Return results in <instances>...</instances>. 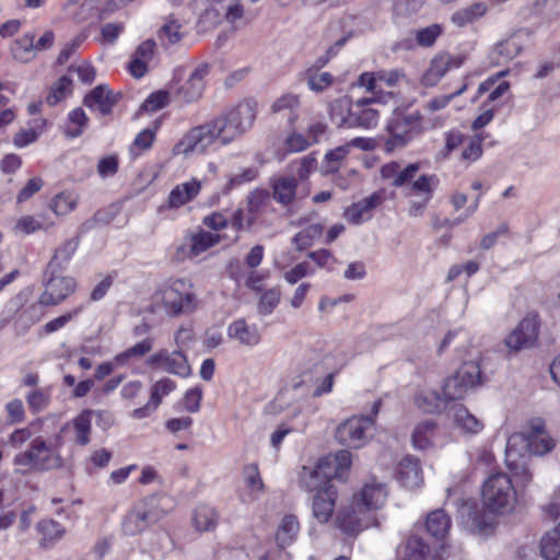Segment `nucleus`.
Segmentation results:
<instances>
[{"label": "nucleus", "instance_id": "obj_1", "mask_svg": "<svg viewBox=\"0 0 560 560\" xmlns=\"http://www.w3.org/2000/svg\"><path fill=\"white\" fill-rule=\"evenodd\" d=\"M385 483L372 479L354 494L349 506L342 508L336 516V525L345 534L355 535L372 524L370 513L381 509L387 499Z\"/></svg>", "mask_w": 560, "mask_h": 560}, {"label": "nucleus", "instance_id": "obj_2", "mask_svg": "<svg viewBox=\"0 0 560 560\" xmlns=\"http://www.w3.org/2000/svg\"><path fill=\"white\" fill-rule=\"evenodd\" d=\"M62 445L61 434H55L48 440L36 436L25 451L14 456L13 464L25 472L58 469L63 465L59 453Z\"/></svg>", "mask_w": 560, "mask_h": 560}, {"label": "nucleus", "instance_id": "obj_3", "mask_svg": "<svg viewBox=\"0 0 560 560\" xmlns=\"http://www.w3.org/2000/svg\"><path fill=\"white\" fill-rule=\"evenodd\" d=\"M230 141L217 116L205 122L191 127L173 147L174 155H189L191 153H206L213 145L226 147Z\"/></svg>", "mask_w": 560, "mask_h": 560}, {"label": "nucleus", "instance_id": "obj_4", "mask_svg": "<svg viewBox=\"0 0 560 560\" xmlns=\"http://www.w3.org/2000/svg\"><path fill=\"white\" fill-rule=\"evenodd\" d=\"M257 102L254 100H244L224 108L217 115L230 144L253 127L257 116Z\"/></svg>", "mask_w": 560, "mask_h": 560}, {"label": "nucleus", "instance_id": "obj_5", "mask_svg": "<svg viewBox=\"0 0 560 560\" xmlns=\"http://www.w3.org/2000/svg\"><path fill=\"white\" fill-rule=\"evenodd\" d=\"M483 504L492 512L506 513L513 509L516 492L511 478L503 472L492 474L482 486Z\"/></svg>", "mask_w": 560, "mask_h": 560}, {"label": "nucleus", "instance_id": "obj_6", "mask_svg": "<svg viewBox=\"0 0 560 560\" xmlns=\"http://www.w3.org/2000/svg\"><path fill=\"white\" fill-rule=\"evenodd\" d=\"M422 115L419 110L409 114H395L388 121L389 138L385 141V150L393 152L404 148L422 132Z\"/></svg>", "mask_w": 560, "mask_h": 560}, {"label": "nucleus", "instance_id": "obj_7", "mask_svg": "<svg viewBox=\"0 0 560 560\" xmlns=\"http://www.w3.org/2000/svg\"><path fill=\"white\" fill-rule=\"evenodd\" d=\"M156 299L171 316L191 313L197 306L190 283L183 279H177L161 289Z\"/></svg>", "mask_w": 560, "mask_h": 560}, {"label": "nucleus", "instance_id": "obj_8", "mask_svg": "<svg viewBox=\"0 0 560 560\" xmlns=\"http://www.w3.org/2000/svg\"><path fill=\"white\" fill-rule=\"evenodd\" d=\"M164 517L154 498L137 502L124 516L121 529L127 536H136Z\"/></svg>", "mask_w": 560, "mask_h": 560}, {"label": "nucleus", "instance_id": "obj_9", "mask_svg": "<svg viewBox=\"0 0 560 560\" xmlns=\"http://www.w3.org/2000/svg\"><path fill=\"white\" fill-rule=\"evenodd\" d=\"M481 383V369L476 361L463 363L456 373L447 377L442 386L443 395L450 402L463 399L469 389Z\"/></svg>", "mask_w": 560, "mask_h": 560}, {"label": "nucleus", "instance_id": "obj_10", "mask_svg": "<svg viewBox=\"0 0 560 560\" xmlns=\"http://www.w3.org/2000/svg\"><path fill=\"white\" fill-rule=\"evenodd\" d=\"M373 427L374 419L371 416L352 417L337 428L336 438L342 445L359 448L366 443Z\"/></svg>", "mask_w": 560, "mask_h": 560}, {"label": "nucleus", "instance_id": "obj_11", "mask_svg": "<svg viewBox=\"0 0 560 560\" xmlns=\"http://www.w3.org/2000/svg\"><path fill=\"white\" fill-rule=\"evenodd\" d=\"M466 57L464 55H451L441 52L433 57L429 68L421 77V84L427 88L438 85L441 79L451 70L463 66Z\"/></svg>", "mask_w": 560, "mask_h": 560}, {"label": "nucleus", "instance_id": "obj_12", "mask_svg": "<svg viewBox=\"0 0 560 560\" xmlns=\"http://www.w3.org/2000/svg\"><path fill=\"white\" fill-rule=\"evenodd\" d=\"M77 288V281L72 277L55 276L45 284V291L39 295L38 303L43 306H55L63 302Z\"/></svg>", "mask_w": 560, "mask_h": 560}, {"label": "nucleus", "instance_id": "obj_13", "mask_svg": "<svg viewBox=\"0 0 560 560\" xmlns=\"http://www.w3.org/2000/svg\"><path fill=\"white\" fill-rule=\"evenodd\" d=\"M221 242V235L215 232H209L198 229L185 235L182 245L178 247V254L183 258H194Z\"/></svg>", "mask_w": 560, "mask_h": 560}, {"label": "nucleus", "instance_id": "obj_14", "mask_svg": "<svg viewBox=\"0 0 560 560\" xmlns=\"http://www.w3.org/2000/svg\"><path fill=\"white\" fill-rule=\"evenodd\" d=\"M147 364L160 366L165 372L180 377H187L191 373L187 357L180 349L173 352H170L166 349H161L148 358Z\"/></svg>", "mask_w": 560, "mask_h": 560}, {"label": "nucleus", "instance_id": "obj_15", "mask_svg": "<svg viewBox=\"0 0 560 560\" xmlns=\"http://www.w3.org/2000/svg\"><path fill=\"white\" fill-rule=\"evenodd\" d=\"M539 322L536 314H528L506 337L505 345L512 350H521L534 346L538 337Z\"/></svg>", "mask_w": 560, "mask_h": 560}, {"label": "nucleus", "instance_id": "obj_16", "mask_svg": "<svg viewBox=\"0 0 560 560\" xmlns=\"http://www.w3.org/2000/svg\"><path fill=\"white\" fill-rule=\"evenodd\" d=\"M210 69V63H199L188 79L177 89V101L183 104H190L200 100L205 90V79Z\"/></svg>", "mask_w": 560, "mask_h": 560}, {"label": "nucleus", "instance_id": "obj_17", "mask_svg": "<svg viewBox=\"0 0 560 560\" xmlns=\"http://www.w3.org/2000/svg\"><path fill=\"white\" fill-rule=\"evenodd\" d=\"M94 411L85 409L72 420L66 422L56 434H61L65 442V434L71 433L72 441L80 446H85L91 442L92 416Z\"/></svg>", "mask_w": 560, "mask_h": 560}, {"label": "nucleus", "instance_id": "obj_18", "mask_svg": "<svg viewBox=\"0 0 560 560\" xmlns=\"http://www.w3.org/2000/svg\"><path fill=\"white\" fill-rule=\"evenodd\" d=\"M528 451L535 455H545L553 450L556 441L545 430V421L540 418L528 422L525 432Z\"/></svg>", "mask_w": 560, "mask_h": 560}, {"label": "nucleus", "instance_id": "obj_19", "mask_svg": "<svg viewBox=\"0 0 560 560\" xmlns=\"http://www.w3.org/2000/svg\"><path fill=\"white\" fill-rule=\"evenodd\" d=\"M351 466V453L347 450L327 455L318 460L316 467L330 483L331 479L345 480Z\"/></svg>", "mask_w": 560, "mask_h": 560}, {"label": "nucleus", "instance_id": "obj_20", "mask_svg": "<svg viewBox=\"0 0 560 560\" xmlns=\"http://www.w3.org/2000/svg\"><path fill=\"white\" fill-rule=\"evenodd\" d=\"M175 388L176 383L170 377H162L161 380L156 381L150 387L149 401L143 407L133 409L131 417L133 419H143L149 417L159 408L163 398L175 390Z\"/></svg>", "mask_w": 560, "mask_h": 560}, {"label": "nucleus", "instance_id": "obj_21", "mask_svg": "<svg viewBox=\"0 0 560 560\" xmlns=\"http://www.w3.org/2000/svg\"><path fill=\"white\" fill-rule=\"evenodd\" d=\"M383 201V194L381 191H375L371 196L348 207L345 210L343 217L349 223L359 225L369 221L373 215L374 209L381 206Z\"/></svg>", "mask_w": 560, "mask_h": 560}, {"label": "nucleus", "instance_id": "obj_22", "mask_svg": "<svg viewBox=\"0 0 560 560\" xmlns=\"http://www.w3.org/2000/svg\"><path fill=\"white\" fill-rule=\"evenodd\" d=\"M372 98H360L353 103V110L348 120V128L371 129L377 126L380 113L371 107Z\"/></svg>", "mask_w": 560, "mask_h": 560}, {"label": "nucleus", "instance_id": "obj_23", "mask_svg": "<svg viewBox=\"0 0 560 560\" xmlns=\"http://www.w3.org/2000/svg\"><path fill=\"white\" fill-rule=\"evenodd\" d=\"M337 499V490L334 486L325 487L315 493L312 502L314 517L319 523H327L331 517Z\"/></svg>", "mask_w": 560, "mask_h": 560}, {"label": "nucleus", "instance_id": "obj_24", "mask_svg": "<svg viewBox=\"0 0 560 560\" xmlns=\"http://www.w3.org/2000/svg\"><path fill=\"white\" fill-rule=\"evenodd\" d=\"M448 418L465 434H478L483 429V423L462 404L452 405L448 409Z\"/></svg>", "mask_w": 560, "mask_h": 560}, {"label": "nucleus", "instance_id": "obj_25", "mask_svg": "<svg viewBox=\"0 0 560 560\" xmlns=\"http://www.w3.org/2000/svg\"><path fill=\"white\" fill-rule=\"evenodd\" d=\"M396 478L407 489L419 488L423 482L419 460L411 456L404 457L398 464Z\"/></svg>", "mask_w": 560, "mask_h": 560}, {"label": "nucleus", "instance_id": "obj_26", "mask_svg": "<svg viewBox=\"0 0 560 560\" xmlns=\"http://www.w3.org/2000/svg\"><path fill=\"white\" fill-rule=\"evenodd\" d=\"M228 336L246 347L257 346L261 339L258 327L255 324H248L244 318H238L229 325Z\"/></svg>", "mask_w": 560, "mask_h": 560}, {"label": "nucleus", "instance_id": "obj_27", "mask_svg": "<svg viewBox=\"0 0 560 560\" xmlns=\"http://www.w3.org/2000/svg\"><path fill=\"white\" fill-rule=\"evenodd\" d=\"M413 402L417 408L425 413L440 415L448 411V401L442 393L436 390H422L415 395Z\"/></svg>", "mask_w": 560, "mask_h": 560}, {"label": "nucleus", "instance_id": "obj_28", "mask_svg": "<svg viewBox=\"0 0 560 560\" xmlns=\"http://www.w3.org/2000/svg\"><path fill=\"white\" fill-rule=\"evenodd\" d=\"M201 189V182L191 179L190 182L175 186L167 198V208L177 209L194 200Z\"/></svg>", "mask_w": 560, "mask_h": 560}, {"label": "nucleus", "instance_id": "obj_29", "mask_svg": "<svg viewBox=\"0 0 560 560\" xmlns=\"http://www.w3.org/2000/svg\"><path fill=\"white\" fill-rule=\"evenodd\" d=\"M116 102L115 95L106 85L96 86L84 97V105L102 115L109 114Z\"/></svg>", "mask_w": 560, "mask_h": 560}, {"label": "nucleus", "instance_id": "obj_30", "mask_svg": "<svg viewBox=\"0 0 560 560\" xmlns=\"http://www.w3.org/2000/svg\"><path fill=\"white\" fill-rule=\"evenodd\" d=\"M273 199L282 205H291L296 195L298 179L292 175H283L272 179L271 183Z\"/></svg>", "mask_w": 560, "mask_h": 560}, {"label": "nucleus", "instance_id": "obj_31", "mask_svg": "<svg viewBox=\"0 0 560 560\" xmlns=\"http://www.w3.org/2000/svg\"><path fill=\"white\" fill-rule=\"evenodd\" d=\"M429 552V546L417 535L408 536L397 548L400 560H424Z\"/></svg>", "mask_w": 560, "mask_h": 560}, {"label": "nucleus", "instance_id": "obj_32", "mask_svg": "<svg viewBox=\"0 0 560 560\" xmlns=\"http://www.w3.org/2000/svg\"><path fill=\"white\" fill-rule=\"evenodd\" d=\"M299 482L303 489L315 493L322 491L325 487L331 486L316 465L312 467L303 466L299 475Z\"/></svg>", "mask_w": 560, "mask_h": 560}, {"label": "nucleus", "instance_id": "obj_33", "mask_svg": "<svg viewBox=\"0 0 560 560\" xmlns=\"http://www.w3.org/2000/svg\"><path fill=\"white\" fill-rule=\"evenodd\" d=\"M438 184L439 179L435 175H421L407 186L406 195L421 197L423 205H425L432 198L433 190Z\"/></svg>", "mask_w": 560, "mask_h": 560}, {"label": "nucleus", "instance_id": "obj_34", "mask_svg": "<svg viewBox=\"0 0 560 560\" xmlns=\"http://www.w3.org/2000/svg\"><path fill=\"white\" fill-rule=\"evenodd\" d=\"M300 530V524L296 516L292 514L284 515L279 525L276 533V541L280 548H284L285 546L292 544Z\"/></svg>", "mask_w": 560, "mask_h": 560}, {"label": "nucleus", "instance_id": "obj_35", "mask_svg": "<svg viewBox=\"0 0 560 560\" xmlns=\"http://www.w3.org/2000/svg\"><path fill=\"white\" fill-rule=\"evenodd\" d=\"M487 5L483 2H476L466 8H462L455 11L451 18V21L457 27L468 26L487 13Z\"/></svg>", "mask_w": 560, "mask_h": 560}, {"label": "nucleus", "instance_id": "obj_36", "mask_svg": "<svg viewBox=\"0 0 560 560\" xmlns=\"http://www.w3.org/2000/svg\"><path fill=\"white\" fill-rule=\"evenodd\" d=\"M11 49L15 60L24 63L30 62L37 55L35 35L33 33L23 34L14 40Z\"/></svg>", "mask_w": 560, "mask_h": 560}, {"label": "nucleus", "instance_id": "obj_37", "mask_svg": "<svg viewBox=\"0 0 560 560\" xmlns=\"http://www.w3.org/2000/svg\"><path fill=\"white\" fill-rule=\"evenodd\" d=\"M270 206V194L266 189H255L247 197L248 223H255Z\"/></svg>", "mask_w": 560, "mask_h": 560}, {"label": "nucleus", "instance_id": "obj_38", "mask_svg": "<svg viewBox=\"0 0 560 560\" xmlns=\"http://www.w3.org/2000/svg\"><path fill=\"white\" fill-rule=\"evenodd\" d=\"M438 423L433 420L419 422L412 432V444L418 450H428L432 446V440L436 433Z\"/></svg>", "mask_w": 560, "mask_h": 560}, {"label": "nucleus", "instance_id": "obj_39", "mask_svg": "<svg viewBox=\"0 0 560 560\" xmlns=\"http://www.w3.org/2000/svg\"><path fill=\"white\" fill-rule=\"evenodd\" d=\"M353 110V103L348 96H342L329 104V116L337 127L348 128V120Z\"/></svg>", "mask_w": 560, "mask_h": 560}, {"label": "nucleus", "instance_id": "obj_40", "mask_svg": "<svg viewBox=\"0 0 560 560\" xmlns=\"http://www.w3.org/2000/svg\"><path fill=\"white\" fill-rule=\"evenodd\" d=\"M192 524L198 532L212 530L218 524V514L213 508L200 504L194 511Z\"/></svg>", "mask_w": 560, "mask_h": 560}, {"label": "nucleus", "instance_id": "obj_41", "mask_svg": "<svg viewBox=\"0 0 560 560\" xmlns=\"http://www.w3.org/2000/svg\"><path fill=\"white\" fill-rule=\"evenodd\" d=\"M425 526L432 536L443 538L451 527V518L444 510L438 509L428 514Z\"/></svg>", "mask_w": 560, "mask_h": 560}, {"label": "nucleus", "instance_id": "obj_42", "mask_svg": "<svg viewBox=\"0 0 560 560\" xmlns=\"http://www.w3.org/2000/svg\"><path fill=\"white\" fill-rule=\"evenodd\" d=\"M78 248V242L75 240H68L62 243L54 254V257L48 264V271L57 272L63 269L65 265L69 262L73 254Z\"/></svg>", "mask_w": 560, "mask_h": 560}, {"label": "nucleus", "instance_id": "obj_43", "mask_svg": "<svg viewBox=\"0 0 560 560\" xmlns=\"http://www.w3.org/2000/svg\"><path fill=\"white\" fill-rule=\"evenodd\" d=\"M540 553L546 560H558L560 557V524L542 536Z\"/></svg>", "mask_w": 560, "mask_h": 560}, {"label": "nucleus", "instance_id": "obj_44", "mask_svg": "<svg viewBox=\"0 0 560 560\" xmlns=\"http://www.w3.org/2000/svg\"><path fill=\"white\" fill-rule=\"evenodd\" d=\"M520 51L521 46L516 40L505 39L495 45L491 52V60L494 65H503L515 58Z\"/></svg>", "mask_w": 560, "mask_h": 560}, {"label": "nucleus", "instance_id": "obj_45", "mask_svg": "<svg viewBox=\"0 0 560 560\" xmlns=\"http://www.w3.org/2000/svg\"><path fill=\"white\" fill-rule=\"evenodd\" d=\"M316 168L317 159L315 152L306 154L299 160H294L288 165V170L295 173L298 176L296 179L302 182L306 180Z\"/></svg>", "mask_w": 560, "mask_h": 560}, {"label": "nucleus", "instance_id": "obj_46", "mask_svg": "<svg viewBox=\"0 0 560 560\" xmlns=\"http://www.w3.org/2000/svg\"><path fill=\"white\" fill-rule=\"evenodd\" d=\"M323 231L324 226L322 224H311L295 234L292 238V243L295 245L298 250H304L311 247L315 240L320 237Z\"/></svg>", "mask_w": 560, "mask_h": 560}, {"label": "nucleus", "instance_id": "obj_47", "mask_svg": "<svg viewBox=\"0 0 560 560\" xmlns=\"http://www.w3.org/2000/svg\"><path fill=\"white\" fill-rule=\"evenodd\" d=\"M349 153L350 152L346 144L327 151L322 163L323 173L328 175L337 172Z\"/></svg>", "mask_w": 560, "mask_h": 560}, {"label": "nucleus", "instance_id": "obj_48", "mask_svg": "<svg viewBox=\"0 0 560 560\" xmlns=\"http://www.w3.org/2000/svg\"><path fill=\"white\" fill-rule=\"evenodd\" d=\"M152 347L153 340L151 338H145L142 341L136 343L135 346L128 348L127 350L118 353L115 357V362L118 365H125L131 358L144 357L148 352L151 351Z\"/></svg>", "mask_w": 560, "mask_h": 560}, {"label": "nucleus", "instance_id": "obj_49", "mask_svg": "<svg viewBox=\"0 0 560 560\" xmlns=\"http://www.w3.org/2000/svg\"><path fill=\"white\" fill-rule=\"evenodd\" d=\"M37 532L42 535V545L60 539L65 529L54 520H43L36 525Z\"/></svg>", "mask_w": 560, "mask_h": 560}, {"label": "nucleus", "instance_id": "obj_50", "mask_svg": "<svg viewBox=\"0 0 560 560\" xmlns=\"http://www.w3.org/2000/svg\"><path fill=\"white\" fill-rule=\"evenodd\" d=\"M71 84L72 81L69 77L63 75L59 78L57 82L51 86L46 97L47 104L54 106L66 98L71 93Z\"/></svg>", "mask_w": 560, "mask_h": 560}, {"label": "nucleus", "instance_id": "obj_51", "mask_svg": "<svg viewBox=\"0 0 560 560\" xmlns=\"http://www.w3.org/2000/svg\"><path fill=\"white\" fill-rule=\"evenodd\" d=\"M84 308V305L81 304L73 310L62 314L59 317H56L48 323H46L42 327V332L45 335H50L52 332L58 331L59 329L63 328L69 322H71L73 318H75Z\"/></svg>", "mask_w": 560, "mask_h": 560}, {"label": "nucleus", "instance_id": "obj_52", "mask_svg": "<svg viewBox=\"0 0 560 560\" xmlns=\"http://www.w3.org/2000/svg\"><path fill=\"white\" fill-rule=\"evenodd\" d=\"M442 33V25L431 24L427 27L416 31V43L420 47H432Z\"/></svg>", "mask_w": 560, "mask_h": 560}, {"label": "nucleus", "instance_id": "obj_53", "mask_svg": "<svg viewBox=\"0 0 560 560\" xmlns=\"http://www.w3.org/2000/svg\"><path fill=\"white\" fill-rule=\"evenodd\" d=\"M244 480L246 487L250 493L255 497L260 494L264 489V482L261 480L258 467L254 464L247 465L243 469Z\"/></svg>", "mask_w": 560, "mask_h": 560}, {"label": "nucleus", "instance_id": "obj_54", "mask_svg": "<svg viewBox=\"0 0 560 560\" xmlns=\"http://www.w3.org/2000/svg\"><path fill=\"white\" fill-rule=\"evenodd\" d=\"M52 223H46L39 219H36L32 215H23L21 217L14 226L15 233H22V234H31L36 231L47 229L51 226Z\"/></svg>", "mask_w": 560, "mask_h": 560}, {"label": "nucleus", "instance_id": "obj_55", "mask_svg": "<svg viewBox=\"0 0 560 560\" xmlns=\"http://www.w3.org/2000/svg\"><path fill=\"white\" fill-rule=\"evenodd\" d=\"M77 198L71 192H60L52 199L50 208L58 215H65L75 208Z\"/></svg>", "mask_w": 560, "mask_h": 560}, {"label": "nucleus", "instance_id": "obj_56", "mask_svg": "<svg viewBox=\"0 0 560 560\" xmlns=\"http://www.w3.org/2000/svg\"><path fill=\"white\" fill-rule=\"evenodd\" d=\"M467 89V84H463L457 91L447 94L439 95L428 101L423 108L429 113H435L444 109L455 97L462 95Z\"/></svg>", "mask_w": 560, "mask_h": 560}, {"label": "nucleus", "instance_id": "obj_57", "mask_svg": "<svg viewBox=\"0 0 560 560\" xmlns=\"http://www.w3.org/2000/svg\"><path fill=\"white\" fill-rule=\"evenodd\" d=\"M182 25L177 20L167 18L165 23L160 30L161 40L166 39L168 44H176L180 40L183 34L180 32Z\"/></svg>", "mask_w": 560, "mask_h": 560}, {"label": "nucleus", "instance_id": "obj_58", "mask_svg": "<svg viewBox=\"0 0 560 560\" xmlns=\"http://www.w3.org/2000/svg\"><path fill=\"white\" fill-rule=\"evenodd\" d=\"M170 103V93L167 91H156L151 93L142 103L141 109L144 112H156L164 108Z\"/></svg>", "mask_w": 560, "mask_h": 560}, {"label": "nucleus", "instance_id": "obj_59", "mask_svg": "<svg viewBox=\"0 0 560 560\" xmlns=\"http://www.w3.org/2000/svg\"><path fill=\"white\" fill-rule=\"evenodd\" d=\"M376 79L378 80L381 89L383 85L387 88H395L406 80V74L404 71L398 69H382L376 71Z\"/></svg>", "mask_w": 560, "mask_h": 560}, {"label": "nucleus", "instance_id": "obj_60", "mask_svg": "<svg viewBox=\"0 0 560 560\" xmlns=\"http://www.w3.org/2000/svg\"><path fill=\"white\" fill-rule=\"evenodd\" d=\"M69 122L73 127L69 126L66 130V135L70 138H77L82 133V129L85 126L88 118L82 108H75L69 114Z\"/></svg>", "mask_w": 560, "mask_h": 560}, {"label": "nucleus", "instance_id": "obj_61", "mask_svg": "<svg viewBox=\"0 0 560 560\" xmlns=\"http://www.w3.org/2000/svg\"><path fill=\"white\" fill-rule=\"evenodd\" d=\"M425 0H395L394 11L397 16L409 18L417 14Z\"/></svg>", "mask_w": 560, "mask_h": 560}, {"label": "nucleus", "instance_id": "obj_62", "mask_svg": "<svg viewBox=\"0 0 560 560\" xmlns=\"http://www.w3.org/2000/svg\"><path fill=\"white\" fill-rule=\"evenodd\" d=\"M311 147L305 135L292 131L284 140V150L288 153H299Z\"/></svg>", "mask_w": 560, "mask_h": 560}, {"label": "nucleus", "instance_id": "obj_63", "mask_svg": "<svg viewBox=\"0 0 560 560\" xmlns=\"http://www.w3.org/2000/svg\"><path fill=\"white\" fill-rule=\"evenodd\" d=\"M124 31L125 24L122 22L106 23L101 28L100 42L113 45Z\"/></svg>", "mask_w": 560, "mask_h": 560}, {"label": "nucleus", "instance_id": "obj_64", "mask_svg": "<svg viewBox=\"0 0 560 560\" xmlns=\"http://www.w3.org/2000/svg\"><path fill=\"white\" fill-rule=\"evenodd\" d=\"M280 301V291L277 289H270L266 291L259 301L258 311L262 315L272 313Z\"/></svg>", "mask_w": 560, "mask_h": 560}]
</instances>
